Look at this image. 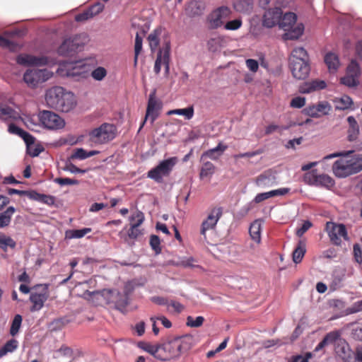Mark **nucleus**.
Wrapping results in <instances>:
<instances>
[{"mask_svg":"<svg viewBox=\"0 0 362 362\" xmlns=\"http://www.w3.org/2000/svg\"><path fill=\"white\" fill-rule=\"evenodd\" d=\"M351 151H341L327 155L323 160L340 157L332 165L333 174L339 178H344L362 170V154L349 156Z\"/></svg>","mask_w":362,"mask_h":362,"instance_id":"f257e3e1","label":"nucleus"},{"mask_svg":"<svg viewBox=\"0 0 362 362\" xmlns=\"http://www.w3.org/2000/svg\"><path fill=\"white\" fill-rule=\"evenodd\" d=\"M45 101L49 107L63 112H70L76 105L74 94L61 86L48 89L45 94Z\"/></svg>","mask_w":362,"mask_h":362,"instance_id":"f03ea898","label":"nucleus"},{"mask_svg":"<svg viewBox=\"0 0 362 362\" xmlns=\"http://www.w3.org/2000/svg\"><path fill=\"white\" fill-rule=\"evenodd\" d=\"M191 348V338L187 336L169 337L161 344L163 359L168 361L179 357L184 351Z\"/></svg>","mask_w":362,"mask_h":362,"instance_id":"7ed1b4c3","label":"nucleus"},{"mask_svg":"<svg viewBox=\"0 0 362 362\" xmlns=\"http://www.w3.org/2000/svg\"><path fill=\"white\" fill-rule=\"evenodd\" d=\"M296 20L297 16L294 13L288 12L286 13L283 16H281L279 23V26L280 28L287 31V33L284 35V38L285 40L298 39L303 35V25H298L294 29H291L295 25Z\"/></svg>","mask_w":362,"mask_h":362,"instance_id":"20e7f679","label":"nucleus"},{"mask_svg":"<svg viewBox=\"0 0 362 362\" xmlns=\"http://www.w3.org/2000/svg\"><path fill=\"white\" fill-rule=\"evenodd\" d=\"M117 134V128L115 125L104 123L99 127L89 132L90 140L96 144H106L113 140Z\"/></svg>","mask_w":362,"mask_h":362,"instance_id":"39448f33","label":"nucleus"},{"mask_svg":"<svg viewBox=\"0 0 362 362\" xmlns=\"http://www.w3.org/2000/svg\"><path fill=\"white\" fill-rule=\"evenodd\" d=\"M177 161V157H171L160 161L158 165L148 172V177L157 183L163 182V177H168L170 175Z\"/></svg>","mask_w":362,"mask_h":362,"instance_id":"423d86ee","label":"nucleus"},{"mask_svg":"<svg viewBox=\"0 0 362 362\" xmlns=\"http://www.w3.org/2000/svg\"><path fill=\"white\" fill-rule=\"evenodd\" d=\"M232 14L231 9L228 6H220L214 9L207 17L209 27L211 29H217L223 26Z\"/></svg>","mask_w":362,"mask_h":362,"instance_id":"0eeeda50","label":"nucleus"},{"mask_svg":"<svg viewBox=\"0 0 362 362\" xmlns=\"http://www.w3.org/2000/svg\"><path fill=\"white\" fill-rule=\"evenodd\" d=\"M38 119L41 124L48 129H60L65 126L64 120L52 111H40L38 114Z\"/></svg>","mask_w":362,"mask_h":362,"instance_id":"6e6552de","label":"nucleus"},{"mask_svg":"<svg viewBox=\"0 0 362 362\" xmlns=\"http://www.w3.org/2000/svg\"><path fill=\"white\" fill-rule=\"evenodd\" d=\"M85 42L80 35H76L64 40L58 48V54L62 56H73L75 53L81 51L83 47Z\"/></svg>","mask_w":362,"mask_h":362,"instance_id":"1a4fd4ad","label":"nucleus"},{"mask_svg":"<svg viewBox=\"0 0 362 362\" xmlns=\"http://www.w3.org/2000/svg\"><path fill=\"white\" fill-rule=\"evenodd\" d=\"M326 231L332 244L341 245V238L348 240V233L346 226L344 224H337L333 222L326 223Z\"/></svg>","mask_w":362,"mask_h":362,"instance_id":"9d476101","label":"nucleus"},{"mask_svg":"<svg viewBox=\"0 0 362 362\" xmlns=\"http://www.w3.org/2000/svg\"><path fill=\"white\" fill-rule=\"evenodd\" d=\"M52 73L47 69H29L23 75L24 81L30 87H35L39 83L49 79Z\"/></svg>","mask_w":362,"mask_h":362,"instance_id":"9b49d317","label":"nucleus"},{"mask_svg":"<svg viewBox=\"0 0 362 362\" xmlns=\"http://www.w3.org/2000/svg\"><path fill=\"white\" fill-rule=\"evenodd\" d=\"M305 180L310 185L323 187L330 189L334 187L335 182L332 177L326 174H317L316 170H313L305 175Z\"/></svg>","mask_w":362,"mask_h":362,"instance_id":"f8f14e48","label":"nucleus"},{"mask_svg":"<svg viewBox=\"0 0 362 362\" xmlns=\"http://www.w3.org/2000/svg\"><path fill=\"white\" fill-rule=\"evenodd\" d=\"M156 90H153L149 95L145 118L139 129L144 127L148 118L151 119V122L153 124L159 116V111L162 108V103L156 98Z\"/></svg>","mask_w":362,"mask_h":362,"instance_id":"ddd939ff","label":"nucleus"},{"mask_svg":"<svg viewBox=\"0 0 362 362\" xmlns=\"http://www.w3.org/2000/svg\"><path fill=\"white\" fill-rule=\"evenodd\" d=\"M222 214L223 209L221 207H214L211 210L206 218L203 221L201 225L200 233L204 236V239H206V231L215 228L218 220L222 216Z\"/></svg>","mask_w":362,"mask_h":362,"instance_id":"4468645a","label":"nucleus"},{"mask_svg":"<svg viewBox=\"0 0 362 362\" xmlns=\"http://www.w3.org/2000/svg\"><path fill=\"white\" fill-rule=\"evenodd\" d=\"M332 110V106L327 101L319 102L315 105L306 107L304 109V113L314 118L320 117L322 115H327Z\"/></svg>","mask_w":362,"mask_h":362,"instance_id":"2eb2a0df","label":"nucleus"},{"mask_svg":"<svg viewBox=\"0 0 362 362\" xmlns=\"http://www.w3.org/2000/svg\"><path fill=\"white\" fill-rule=\"evenodd\" d=\"M16 62L23 66H45L49 63L47 57H36L28 54H21L16 57Z\"/></svg>","mask_w":362,"mask_h":362,"instance_id":"dca6fc26","label":"nucleus"},{"mask_svg":"<svg viewBox=\"0 0 362 362\" xmlns=\"http://www.w3.org/2000/svg\"><path fill=\"white\" fill-rule=\"evenodd\" d=\"M334 351L344 362H356L354 358V352L344 339H340L335 344Z\"/></svg>","mask_w":362,"mask_h":362,"instance_id":"f3484780","label":"nucleus"},{"mask_svg":"<svg viewBox=\"0 0 362 362\" xmlns=\"http://www.w3.org/2000/svg\"><path fill=\"white\" fill-rule=\"evenodd\" d=\"M129 220L132 223L128 230V236L131 239H136L143 234L139 227L144 221V215L141 211H138L129 218Z\"/></svg>","mask_w":362,"mask_h":362,"instance_id":"a211bd4d","label":"nucleus"},{"mask_svg":"<svg viewBox=\"0 0 362 362\" xmlns=\"http://www.w3.org/2000/svg\"><path fill=\"white\" fill-rule=\"evenodd\" d=\"M290 68L294 78L305 79L309 75L310 66L309 61H297L290 62Z\"/></svg>","mask_w":362,"mask_h":362,"instance_id":"6ab92c4d","label":"nucleus"},{"mask_svg":"<svg viewBox=\"0 0 362 362\" xmlns=\"http://www.w3.org/2000/svg\"><path fill=\"white\" fill-rule=\"evenodd\" d=\"M282 11L280 8L275 7L267 10L263 16V25L267 28H273L279 25Z\"/></svg>","mask_w":362,"mask_h":362,"instance_id":"aec40b11","label":"nucleus"},{"mask_svg":"<svg viewBox=\"0 0 362 362\" xmlns=\"http://www.w3.org/2000/svg\"><path fill=\"white\" fill-rule=\"evenodd\" d=\"M326 86L325 81L315 79L304 82L299 86L298 90L300 93L307 94L325 89Z\"/></svg>","mask_w":362,"mask_h":362,"instance_id":"412c9836","label":"nucleus"},{"mask_svg":"<svg viewBox=\"0 0 362 362\" xmlns=\"http://www.w3.org/2000/svg\"><path fill=\"white\" fill-rule=\"evenodd\" d=\"M340 337V332L337 330L327 333L322 340L317 345L315 349V351H319L329 344H334L335 346L337 341L341 339Z\"/></svg>","mask_w":362,"mask_h":362,"instance_id":"4be33fe9","label":"nucleus"},{"mask_svg":"<svg viewBox=\"0 0 362 362\" xmlns=\"http://www.w3.org/2000/svg\"><path fill=\"white\" fill-rule=\"evenodd\" d=\"M77 64V62H74L61 64L57 73L61 76H66L80 75L82 72L78 69Z\"/></svg>","mask_w":362,"mask_h":362,"instance_id":"5701e85b","label":"nucleus"},{"mask_svg":"<svg viewBox=\"0 0 362 362\" xmlns=\"http://www.w3.org/2000/svg\"><path fill=\"white\" fill-rule=\"evenodd\" d=\"M18 118L20 115L15 110L0 103V119L8 121L16 120Z\"/></svg>","mask_w":362,"mask_h":362,"instance_id":"b1692460","label":"nucleus"},{"mask_svg":"<svg viewBox=\"0 0 362 362\" xmlns=\"http://www.w3.org/2000/svg\"><path fill=\"white\" fill-rule=\"evenodd\" d=\"M204 10V4L200 1L193 0L187 4L185 12L189 16L201 15Z\"/></svg>","mask_w":362,"mask_h":362,"instance_id":"393cba45","label":"nucleus"},{"mask_svg":"<svg viewBox=\"0 0 362 362\" xmlns=\"http://www.w3.org/2000/svg\"><path fill=\"white\" fill-rule=\"evenodd\" d=\"M347 122L349 123V129H348V139L350 141H356L358 139L359 134V126L356 119L353 116H349L347 118Z\"/></svg>","mask_w":362,"mask_h":362,"instance_id":"a878e982","label":"nucleus"},{"mask_svg":"<svg viewBox=\"0 0 362 362\" xmlns=\"http://www.w3.org/2000/svg\"><path fill=\"white\" fill-rule=\"evenodd\" d=\"M47 299V292L42 293H32L30 296V300L33 303V305L32 310H39L44 305V303Z\"/></svg>","mask_w":362,"mask_h":362,"instance_id":"bb28decb","label":"nucleus"},{"mask_svg":"<svg viewBox=\"0 0 362 362\" xmlns=\"http://www.w3.org/2000/svg\"><path fill=\"white\" fill-rule=\"evenodd\" d=\"M325 63L329 72H335L339 66L338 56L332 52H329L325 56Z\"/></svg>","mask_w":362,"mask_h":362,"instance_id":"cd10ccee","label":"nucleus"},{"mask_svg":"<svg viewBox=\"0 0 362 362\" xmlns=\"http://www.w3.org/2000/svg\"><path fill=\"white\" fill-rule=\"evenodd\" d=\"M142 349L153 356L156 358L160 360L163 359L161 352V344L158 346L152 345L149 343H143L139 346Z\"/></svg>","mask_w":362,"mask_h":362,"instance_id":"c85d7f7f","label":"nucleus"},{"mask_svg":"<svg viewBox=\"0 0 362 362\" xmlns=\"http://www.w3.org/2000/svg\"><path fill=\"white\" fill-rule=\"evenodd\" d=\"M309 61L307 51L302 47H296L291 52L290 62H296L297 61Z\"/></svg>","mask_w":362,"mask_h":362,"instance_id":"c756f323","label":"nucleus"},{"mask_svg":"<svg viewBox=\"0 0 362 362\" xmlns=\"http://www.w3.org/2000/svg\"><path fill=\"white\" fill-rule=\"evenodd\" d=\"M306 252L305 243L303 240H299L296 247L293 252V261L296 264L300 263Z\"/></svg>","mask_w":362,"mask_h":362,"instance_id":"7c9ffc66","label":"nucleus"},{"mask_svg":"<svg viewBox=\"0 0 362 362\" xmlns=\"http://www.w3.org/2000/svg\"><path fill=\"white\" fill-rule=\"evenodd\" d=\"M261 229L262 226L259 220H255L252 223H251L249 229L251 238L257 243H259L261 242Z\"/></svg>","mask_w":362,"mask_h":362,"instance_id":"2f4dec72","label":"nucleus"},{"mask_svg":"<svg viewBox=\"0 0 362 362\" xmlns=\"http://www.w3.org/2000/svg\"><path fill=\"white\" fill-rule=\"evenodd\" d=\"M16 211L13 206H9L0 214V228L8 226L11 221V217Z\"/></svg>","mask_w":362,"mask_h":362,"instance_id":"473e14b6","label":"nucleus"},{"mask_svg":"<svg viewBox=\"0 0 362 362\" xmlns=\"http://www.w3.org/2000/svg\"><path fill=\"white\" fill-rule=\"evenodd\" d=\"M253 7L252 0H238L234 4V8L238 12L247 13L250 11Z\"/></svg>","mask_w":362,"mask_h":362,"instance_id":"72a5a7b5","label":"nucleus"},{"mask_svg":"<svg viewBox=\"0 0 362 362\" xmlns=\"http://www.w3.org/2000/svg\"><path fill=\"white\" fill-rule=\"evenodd\" d=\"M98 153L97 151H87L82 148H76L74 153L71 156V159L84 160Z\"/></svg>","mask_w":362,"mask_h":362,"instance_id":"f704fd0d","label":"nucleus"},{"mask_svg":"<svg viewBox=\"0 0 362 362\" xmlns=\"http://www.w3.org/2000/svg\"><path fill=\"white\" fill-rule=\"evenodd\" d=\"M168 115H183L186 119H190L194 116V107L189 106L187 108L172 110L168 112Z\"/></svg>","mask_w":362,"mask_h":362,"instance_id":"c9c22d12","label":"nucleus"},{"mask_svg":"<svg viewBox=\"0 0 362 362\" xmlns=\"http://www.w3.org/2000/svg\"><path fill=\"white\" fill-rule=\"evenodd\" d=\"M215 172L214 165L209 162H204L200 170L199 177L201 179L204 177H211Z\"/></svg>","mask_w":362,"mask_h":362,"instance_id":"e433bc0d","label":"nucleus"},{"mask_svg":"<svg viewBox=\"0 0 362 362\" xmlns=\"http://www.w3.org/2000/svg\"><path fill=\"white\" fill-rule=\"evenodd\" d=\"M18 341L15 339L8 340L1 349H0V357H2L9 352H13L18 347Z\"/></svg>","mask_w":362,"mask_h":362,"instance_id":"4c0bfd02","label":"nucleus"},{"mask_svg":"<svg viewBox=\"0 0 362 362\" xmlns=\"http://www.w3.org/2000/svg\"><path fill=\"white\" fill-rule=\"evenodd\" d=\"M170 42H166L164 46V56L163 57V65L165 67V74L168 75L170 73Z\"/></svg>","mask_w":362,"mask_h":362,"instance_id":"58836bf2","label":"nucleus"},{"mask_svg":"<svg viewBox=\"0 0 362 362\" xmlns=\"http://www.w3.org/2000/svg\"><path fill=\"white\" fill-rule=\"evenodd\" d=\"M335 107L337 110H346L352 104V100L348 95H344L339 99L335 100Z\"/></svg>","mask_w":362,"mask_h":362,"instance_id":"ea45409f","label":"nucleus"},{"mask_svg":"<svg viewBox=\"0 0 362 362\" xmlns=\"http://www.w3.org/2000/svg\"><path fill=\"white\" fill-rule=\"evenodd\" d=\"M160 30L156 29L153 33H151L148 37L149 46L151 51L153 52L157 49L159 45V35H160Z\"/></svg>","mask_w":362,"mask_h":362,"instance_id":"a19ab883","label":"nucleus"},{"mask_svg":"<svg viewBox=\"0 0 362 362\" xmlns=\"http://www.w3.org/2000/svg\"><path fill=\"white\" fill-rule=\"evenodd\" d=\"M16 245V242L11 237L0 234V248L6 251L8 247L14 248Z\"/></svg>","mask_w":362,"mask_h":362,"instance_id":"79ce46f5","label":"nucleus"},{"mask_svg":"<svg viewBox=\"0 0 362 362\" xmlns=\"http://www.w3.org/2000/svg\"><path fill=\"white\" fill-rule=\"evenodd\" d=\"M91 231L90 228L82 229L71 230L66 232V237L69 238H81Z\"/></svg>","mask_w":362,"mask_h":362,"instance_id":"37998d69","label":"nucleus"},{"mask_svg":"<svg viewBox=\"0 0 362 362\" xmlns=\"http://www.w3.org/2000/svg\"><path fill=\"white\" fill-rule=\"evenodd\" d=\"M22 320V316L21 315L18 314L15 315L10 328V334L11 336L14 337L18 333L21 326Z\"/></svg>","mask_w":362,"mask_h":362,"instance_id":"c03bdc74","label":"nucleus"},{"mask_svg":"<svg viewBox=\"0 0 362 362\" xmlns=\"http://www.w3.org/2000/svg\"><path fill=\"white\" fill-rule=\"evenodd\" d=\"M142 42L143 39L137 33L135 37V45H134V65L136 66L137 65L138 57L142 49Z\"/></svg>","mask_w":362,"mask_h":362,"instance_id":"a18cd8bd","label":"nucleus"},{"mask_svg":"<svg viewBox=\"0 0 362 362\" xmlns=\"http://www.w3.org/2000/svg\"><path fill=\"white\" fill-rule=\"evenodd\" d=\"M346 74L358 78L361 71L359 65L356 60L351 61L350 64L347 66Z\"/></svg>","mask_w":362,"mask_h":362,"instance_id":"49530a36","label":"nucleus"},{"mask_svg":"<svg viewBox=\"0 0 362 362\" xmlns=\"http://www.w3.org/2000/svg\"><path fill=\"white\" fill-rule=\"evenodd\" d=\"M204 322V318L202 316H198L196 318H194L192 316H188L187 317V325L190 327H201Z\"/></svg>","mask_w":362,"mask_h":362,"instance_id":"de8ad7c7","label":"nucleus"},{"mask_svg":"<svg viewBox=\"0 0 362 362\" xmlns=\"http://www.w3.org/2000/svg\"><path fill=\"white\" fill-rule=\"evenodd\" d=\"M341 83L349 87H354L358 84V78L346 74L345 76L341 78Z\"/></svg>","mask_w":362,"mask_h":362,"instance_id":"09e8293b","label":"nucleus"},{"mask_svg":"<svg viewBox=\"0 0 362 362\" xmlns=\"http://www.w3.org/2000/svg\"><path fill=\"white\" fill-rule=\"evenodd\" d=\"M270 176L271 175L267 172H264V173L259 175L256 178L257 185L259 187L269 186L270 182Z\"/></svg>","mask_w":362,"mask_h":362,"instance_id":"8fccbe9b","label":"nucleus"},{"mask_svg":"<svg viewBox=\"0 0 362 362\" xmlns=\"http://www.w3.org/2000/svg\"><path fill=\"white\" fill-rule=\"evenodd\" d=\"M107 74V70L104 67L98 66L91 72V76L96 81H102Z\"/></svg>","mask_w":362,"mask_h":362,"instance_id":"3c124183","label":"nucleus"},{"mask_svg":"<svg viewBox=\"0 0 362 362\" xmlns=\"http://www.w3.org/2000/svg\"><path fill=\"white\" fill-rule=\"evenodd\" d=\"M164 56V47L158 52L157 57L154 64V72L158 74L160 72L161 65H163V57Z\"/></svg>","mask_w":362,"mask_h":362,"instance_id":"603ef678","label":"nucleus"},{"mask_svg":"<svg viewBox=\"0 0 362 362\" xmlns=\"http://www.w3.org/2000/svg\"><path fill=\"white\" fill-rule=\"evenodd\" d=\"M242 24L243 22L240 19H235L230 21H226L223 27L227 30H236L241 27Z\"/></svg>","mask_w":362,"mask_h":362,"instance_id":"864d4df0","label":"nucleus"},{"mask_svg":"<svg viewBox=\"0 0 362 362\" xmlns=\"http://www.w3.org/2000/svg\"><path fill=\"white\" fill-rule=\"evenodd\" d=\"M54 182L59 184L61 186L64 185H78L79 181L76 179H71L69 177H57L54 179Z\"/></svg>","mask_w":362,"mask_h":362,"instance_id":"5fc2aeb1","label":"nucleus"},{"mask_svg":"<svg viewBox=\"0 0 362 362\" xmlns=\"http://www.w3.org/2000/svg\"><path fill=\"white\" fill-rule=\"evenodd\" d=\"M104 9V4L100 2H97L90 6H89L87 10L88 11L91 17L93 18L96 15L99 14Z\"/></svg>","mask_w":362,"mask_h":362,"instance_id":"6e6d98bb","label":"nucleus"},{"mask_svg":"<svg viewBox=\"0 0 362 362\" xmlns=\"http://www.w3.org/2000/svg\"><path fill=\"white\" fill-rule=\"evenodd\" d=\"M150 245L156 254L161 252L160 240L158 235H151L150 237Z\"/></svg>","mask_w":362,"mask_h":362,"instance_id":"4d7b16f0","label":"nucleus"},{"mask_svg":"<svg viewBox=\"0 0 362 362\" xmlns=\"http://www.w3.org/2000/svg\"><path fill=\"white\" fill-rule=\"evenodd\" d=\"M0 47L7 48L11 51H15L17 48V45L0 35Z\"/></svg>","mask_w":362,"mask_h":362,"instance_id":"13d9d810","label":"nucleus"},{"mask_svg":"<svg viewBox=\"0 0 362 362\" xmlns=\"http://www.w3.org/2000/svg\"><path fill=\"white\" fill-rule=\"evenodd\" d=\"M305 105V98L303 97H296L293 98L291 103L290 105L294 108H301Z\"/></svg>","mask_w":362,"mask_h":362,"instance_id":"bf43d9fd","label":"nucleus"},{"mask_svg":"<svg viewBox=\"0 0 362 362\" xmlns=\"http://www.w3.org/2000/svg\"><path fill=\"white\" fill-rule=\"evenodd\" d=\"M25 143L26 144L27 148L29 146L33 145L35 144V139L33 136H32L30 133L28 132H25V130L21 135V136Z\"/></svg>","mask_w":362,"mask_h":362,"instance_id":"052dcab7","label":"nucleus"},{"mask_svg":"<svg viewBox=\"0 0 362 362\" xmlns=\"http://www.w3.org/2000/svg\"><path fill=\"white\" fill-rule=\"evenodd\" d=\"M347 314H354L362 311V300L354 303L346 310Z\"/></svg>","mask_w":362,"mask_h":362,"instance_id":"680f3d73","label":"nucleus"},{"mask_svg":"<svg viewBox=\"0 0 362 362\" xmlns=\"http://www.w3.org/2000/svg\"><path fill=\"white\" fill-rule=\"evenodd\" d=\"M286 129H287V127H282V126H279V125H276V124H272L268 125L266 127V129H265V134L266 135H269V134H272V133H274L276 131L281 132V131L285 130Z\"/></svg>","mask_w":362,"mask_h":362,"instance_id":"e2e57ef3","label":"nucleus"},{"mask_svg":"<svg viewBox=\"0 0 362 362\" xmlns=\"http://www.w3.org/2000/svg\"><path fill=\"white\" fill-rule=\"evenodd\" d=\"M353 252L356 262L361 264L362 262V250L358 244L354 245Z\"/></svg>","mask_w":362,"mask_h":362,"instance_id":"0e129e2a","label":"nucleus"},{"mask_svg":"<svg viewBox=\"0 0 362 362\" xmlns=\"http://www.w3.org/2000/svg\"><path fill=\"white\" fill-rule=\"evenodd\" d=\"M40 202L45 204L48 206H53L55 203V197L52 195L42 194Z\"/></svg>","mask_w":362,"mask_h":362,"instance_id":"69168bd1","label":"nucleus"},{"mask_svg":"<svg viewBox=\"0 0 362 362\" xmlns=\"http://www.w3.org/2000/svg\"><path fill=\"white\" fill-rule=\"evenodd\" d=\"M247 67L252 72H257L259 68L258 62L253 59H248L245 62Z\"/></svg>","mask_w":362,"mask_h":362,"instance_id":"338daca9","label":"nucleus"},{"mask_svg":"<svg viewBox=\"0 0 362 362\" xmlns=\"http://www.w3.org/2000/svg\"><path fill=\"white\" fill-rule=\"evenodd\" d=\"M92 18L91 15H90L88 11L86 9L83 12L76 15L75 21L77 22H83L87 20Z\"/></svg>","mask_w":362,"mask_h":362,"instance_id":"774afa93","label":"nucleus"}]
</instances>
